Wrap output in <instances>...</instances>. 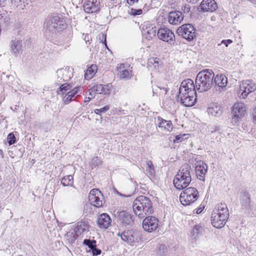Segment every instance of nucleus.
Here are the masks:
<instances>
[{
    "instance_id": "obj_1",
    "label": "nucleus",
    "mask_w": 256,
    "mask_h": 256,
    "mask_svg": "<svg viewBox=\"0 0 256 256\" xmlns=\"http://www.w3.org/2000/svg\"><path fill=\"white\" fill-rule=\"evenodd\" d=\"M132 210L135 215L142 218L154 212L150 200L144 196L137 197L133 202Z\"/></svg>"
},
{
    "instance_id": "obj_2",
    "label": "nucleus",
    "mask_w": 256,
    "mask_h": 256,
    "mask_svg": "<svg viewBox=\"0 0 256 256\" xmlns=\"http://www.w3.org/2000/svg\"><path fill=\"white\" fill-rule=\"evenodd\" d=\"M214 74L210 69L200 72L196 79V86L198 92H202L209 90L214 84Z\"/></svg>"
},
{
    "instance_id": "obj_3",
    "label": "nucleus",
    "mask_w": 256,
    "mask_h": 256,
    "mask_svg": "<svg viewBox=\"0 0 256 256\" xmlns=\"http://www.w3.org/2000/svg\"><path fill=\"white\" fill-rule=\"evenodd\" d=\"M229 212L226 204L224 203L218 204L212 213V224L216 228H222L226 224Z\"/></svg>"
},
{
    "instance_id": "obj_4",
    "label": "nucleus",
    "mask_w": 256,
    "mask_h": 256,
    "mask_svg": "<svg viewBox=\"0 0 256 256\" xmlns=\"http://www.w3.org/2000/svg\"><path fill=\"white\" fill-rule=\"evenodd\" d=\"M190 166L188 164L182 165L174 179L176 188L180 190L186 188L192 181L190 174Z\"/></svg>"
},
{
    "instance_id": "obj_5",
    "label": "nucleus",
    "mask_w": 256,
    "mask_h": 256,
    "mask_svg": "<svg viewBox=\"0 0 256 256\" xmlns=\"http://www.w3.org/2000/svg\"><path fill=\"white\" fill-rule=\"evenodd\" d=\"M46 27L49 31H62L66 28V24L62 16L54 14L48 20Z\"/></svg>"
},
{
    "instance_id": "obj_6",
    "label": "nucleus",
    "mask_w": 256,
    "mask_h": 256,
    "mask_svg": "<svg viewBox=\"0 0 256 256\" xmlns=\"http://www.w3.org/2000/svg\"><path fill=\"white\" fill-rule=\"evenodd\" d=\"M198 198V190L193 187H190L181 192L180 200L182 204L184 206L190 205L196 202Z\"/></svg>"
},
{
    "instance_id": "obj_7",
    "label": "nucleus",
    "mask_w": 256,
    "mask_h": 256,
    "mask_svg": "<svg viewBox=\"0 0 256 256\" xmlns=\"http://www.w3.org/2000/svg\"><path fill=\"white\" fill-rule=\"evenodd\" d=\"M117 236L120 237L122 240L130 245L138 243L140 240L139 232L133 230H126L122 233L118 232Z\"/></svg>"
},
{
    "instance_id": "obj_8",
    "label": "nucleus",
    "mask_w": 256,
    "mask_h": 256,
    "mask_svg": "<svg viewBox=\"0 0 256 256\" xmlns=\"http://www.w3.org/2000/svg\"><path fill=\"white\" fill-rule=\"evenodd\" d=\"M195 28L191 24H184L179 27L177 33L184 38L190 42L196 37Z\"/></svg>"
},
{
    "instance_id": "obj_9",
    "label": "nucleus",
    "mask_w": 256,
    "mask_h": 256,
    "mask_svg": "<svg viewBox=\"0 0 256 256\" xmlns=\"http://www.w3.org/2000/svg\"><path fill=\"white\" fill-rule=\"evenodd\" d=\"M256 90V84L250 80L242 81L240 85L239 96L245 98L249 94Z\"/></svg>"
},
{
    "instance_id": "obj_10",
    "label": "nucleus",
    "mask_w": 256,
    "mask_h": 256,
    "mask_svg": "<svg viewBox=\"0 0 256 256\" xmlns=\"http://www.w3.org/2000/svg\"><path fill=\"white\" fill-rule=\"evenodd\" d=\"M186 93L190 94H196L194 82L190 78L185 80L182 82L179 90L178 96L186 95Z\"/></svg>"
},
{
    "instance_id": "obj_11",
    "label": "nucleus",
    "mask_w": 256,
    "mask_h": 256,
    "mask_svg": "<svg viewBox=\"0 0 256 256\" xmlns=\"http://www.w3.org/2000/svg\"><path fill=\"white\" fill-rule=\"evenodd\" d=\"M88 229V224L86 221L78 222H77L74 231L68 232L67 233V236L69 237L73 234L72 238L70 240L71 242H74L80 235Z\"/></svg>"
},
{
    "instance_id": "obj_12",
    "label": "nucleus",
    "mask_w": 256,
    "mask_h": 256,
    "mask_svg": "<svg viewBox=\"0 0 256 256\" xmlns=\"http://www.w3.org/2000/svg\"><path fill=\"white\" fill-rule=\"evenodd\" d=\"M88 200L94 206L100 208L103 204V196L101 192L96 188L92 190L88 194Z\"/></svg>"
},
{
    "instance_id": "obj_13",
    "label": "nucleus",
    "mask_w": 256,
    "mask_h": 256,
    "mask_svg": "<svg viewBox=\"0 0 256 256\" xmlns=\"http://www.w3.org/2000/svg\"><path fill=\"white\" fill-rule=\"evenodd\" d=\"M158 38L164 42L173 45L175 42L174 34L170 30L167 28H160L157 32Z\"/></svg>"
},
{
    "instance_id": "obj_14",
    "label": "nucleus",
    "mask_w": 256,
    "mask_h": 256,
    "mask_svg": "<svg viewBox=\"0 0 256 256\" xmlns=\"http://www.w3.org/2000/svg\"><path fill=\"white\" fill-rule=\"evenodd\" d=\"M158 222L156 218L148 216L143 220L142 227L146 231L151 232L158 228Z\"/></svg>"
},
{
    "instance_id": "obj_15",
    "label": "nucleus",
    "mask_w": 256,
    "mask_h": 256,
    "mask_svg": "<svg viewBox=\"0 0 256 256\" xmlns=\"http://www.w3.org/2000/svg\"><path fill=\"white\" fill-rule=\"evenodd\" d=\"M57 84H61L62 82H67L72 77V70L70 68H62L56 71Z\"/></svg>"
},
{
    "instance_id": "obj_16",
    "label": "nucleus",
    "mask_w": 256,
    "mask_h": 256,
    "mask_svg": "<svg viewBox=\"0 0 256 256\" xmlns=\"http://www.w3.org/2000/svg\"><path fill=\"white\" fill-rule=\"evenodd\" d=\"M116 218L118 221L125 226L132 225L134 221V216L126 210L118 212Z\"/></svg>"
},
{
    "instance_id": "obj_17",
    "label": "nucleus",
    "mask_w": 256,
    "mask_h": 256,
    "mask_svg": "<svg viewBox=\"0 0 256 256\" xmlns=\"http://www.w3.org/2000/svg\"><path fill=\"white\" fill-rule=\"evenodd\" d=\"M100 0H85L84 9L87 13L96 12L100 10Z\"/></svg>"
},
{
    "instance_id": "obj_18",
    "label": "nucleus",
    "mask_w": 256,
    "mask_h": 256,
    "mask_svg": "<svg viewBox=\"0 0 256 256\" xmlns=\"http://www.w3.org/2000/svg\"><path fill=\"white\" fill-rule=\"evenodd\" d=\"M213 82L215 84L216 90L222 92L226 90L228 78L224 74H217L214 77Z\"/></svg>"
},
{
    "instance_id": "obj_19",
    "label": "nucleus",
    "mask_w": 256,
    "mask_h": 256,
    "mask_svg": "<svg viewBox=\"0 0 256 256\" xmlns=\"http://www.w3.org/2000/svg\"><path fill=\"white\" fill-rule=\"evenodd\" d=\"M156 28L152 24H144L142 26V34L144 38L150 40L155 37L156 34Z\"/></svg>"
},
{
    "instance_id": "obj_20",
    "label": "nucleus",
    "mask_w": 256,
    "mask_h": 256,
    "mask_svg": "<svg viewBox=\"0 0 256 256\" xmlns=\"http://www.w3.org/2000/svg\"><path fill=\"white\" fill-rule=\"evenodd\" d=\"M196 172L198 178L204 181V176L208 172V166L203 161H198L196 166Z\"/></svg>"
},
{
    "instance_id": "obj_21",
    "label": "nucleus",
    "mask_w": 256,
    "mask_h": 256,
    "mask_svg": "<svg viewBox=\"0 0 256 256\" xmlns=\"http://www.w3.org/2000/svg\"><path fill=\"white\" fill-rule=\"evenodd\" d=\"M22 40L18 38H13L10 42L11 52L15 56H18L22 53Z\"/></svg>"
},
{
    "instance_id": "obj_22",
    "label": "nucleus",
    "mask_w": 256,
    "mask_h": 256,
    "mask_svg": "<svg viewBox=\"0 0 256 256\" xmlns=\"http://www.w3.org/2000/svg\"><path fill=\"white\" fill-rule=\"evenodd\" d=\"M112 84H97L92 86V92H90V94L92 96V92L99 94H110L112 88Z\"/></svg>"
},
{
    "instance_id": "obj_23",
    "label": "nucleus",
    "mask_w": 256,
    "mask_h": 256,
    "mask_svg": "<svg viewBox=\"0 0 256 256\" xmlns=\"http://www.w3.org/2000/svg\"><path fill=\"white\" fill-rule=\"evenodd\" d=\"M217 8V4L214 0H203L200 6V8L203 12H213Z\"/></svg>"
},
{
    "instance_id": "obj_24",
    "label": "nucleus",
    "mask_w": 256,
    "mask_h": 256,
    "mask_svg": "<svg viewBox=\"0 0 256 256\" xmlns=\"http://www.w3.org/2000/svg\"><path fill=\"white\" fill-rule=\"evenodd\" d=\"M112 222L111 218L109 215L106 213L100 214L97 220V224L100 228L106 229L109 227Z\"/></svg>"
},
{
    "instance_id": "obj_25",
    "label": "nucleus",
    "mask_w": 256,
    "mask_h": 256,
    "mask_svg": "<svg viewBox=\"0 0 256 256\" xmlns=\"http://www.w3.org/2000/svg\"><path fill=\"white\" fill-rule=\"evenodd\" d=\"M184 19V16L182 12L180 11H174L169 13L168 20L172 24H180Z\"/></svg>"
},
{
    "instance_id": "obj_26",
    "label": "nucleus",
    "mask_w": 256,
    "mask_h": 256,
    "mask_svg": "<svg viewBox=\"0 0 256 256\" xmlns=\"http://www.w3.org/2000/svg\"><path fill=\"white\" fill-rule=\"evenodd\" d=\"M196 94H190L186 93V95L180 96L182 103L185 106H192L194 104L196 100Z\"/></svg>"
},
{
    "instance_id": "obj_27",
    "label": "nucleus",
    "mask_w": 256,
    "mask_h": 256,
    "mask_svg": "<svg viewBox=\"0 0 256 256\" xmlns=\"http://www.w3.org/2000/svg\"><path fill=\"white\" fill-rule=\"evenodd\" d=\"M162 66V61L157 58H151L148 62V68L150 70L157 72Z\"/></svg>"
},
{
    "instance_id": "obj_28",
    "label": "nucleus",
    "mask_w": 256,
    "mask_h": 256,
    "mask_svg": "<svg viewBox=\"0 0 256 256\" xmlns=\"http://www.w3.org/2000/svg\"><path fill=\"white\" fill-rule=\"evenodd\" d=\"M208 112L212 116L218 117L222 113V108L218 103H212L210 104L208 108Z\"/></svg>"
},
{
    "instance_id": "obj_29",
    "label": "nucleus",
    "mask_w": 256,
    "mask_h": 256,
    "mask_svg": "<svg viewBox=\"0 0 256 256\" xmlns=\"http://www.w3.org/2000/svg\"><path fill=\"white\" fill-rule=\"evenodd\" d=\"M250 194L246 190L242 192L241 204L246 210H252Z\"/></svg>"
},
{
    "instance_id": "obj_30",
    "label": "nucleus",
    "mask_w": 256,
    "mask_h": 256,
    "mask_svg": "<svg viewBox=\"0 0 256 256\" xmlns=\"http://www.w3.org/2000/svg\"><path fill=\"white\" fill-rule=\"evenodd\" d=\"M158 126L160 128H161L162 130L168 132L172 131L173 125L170 120H165L160 116L158 117Z\"/></svg>"
},
{
    "instance_id": "obj_31",
    "label": "nucleus",
    "mask_w": 256,
    "mask_h": 256,
    "mask_svg": "<svg viewBox=\"0 0 256 256\" xmlns=\"http://www.w3.org/2000/svg\"><path fill=\"white\" fill-rule=\"evenodd\" d=\"M117 68L118 74L121 79H128L132 77V71L126 69L124 64H118Z\"/></svg>"
},
{
    "instance_id": "obj_32",
    "label": "nucleus",
    "mask_w": 256,
    "mask_h": 256,
    "mask_svg": "<svg viewBox=\"0 0 256 256\" xmlns=\"http://www.w3.org/2000/svg\"><path fill=\"white\" fill-rule=\"evenodd\" d=\"M246 108L244 104L242 102L236 103L232 108V114L241 117L244 115Z\"/></svg>"
},
{
    "instance_id": "obj_33",
    "label": "nucleus",
    "mask_w": 256,
    "mask_h": 256,
    "mask_svg": "<svg viewBox=\"0 0 256 256\" xmlns=\"http://www.w3.org/2000/svg\"><path fill=\"white\" fill-rule=\"evenodd\" d=\"M204 233V227L200 224H196L194 227L193 230L191 232V236L196 240L200 236H202Z\"/></svg>"
},
{
    "instance_id": "obj_34",
    "label": "nucleus",
    "mask_w": 256,
    "mask_h": 256,
    "mask_svg": "<svg viewBox=\"0 0 256 256\" xmlns=\"http://www.w3.org/2000/svg\"><path fill=\"white\" fill-rule=\"evenodd\" d=\"M97 70V66L95 64H92L88 68L84 74L85 78L86 80L91 79L96 74Z\"/></svg>"
},
{
    "instance_id": "obj_35",
    "label": "nucleus",
    "mask_w": 256,
    "mask_h": 256,
    "mask_svg": "<svg viewBox=\"0 0 256 256\" xmlns=\"http://www.w3.org/2000/svg\"><path fill=\"white\" fill-rule=\"evenodd\" d=\"M74 179L72 175H68L64 176L61 180L62 184L66 186H72L73 184Z\"/></svg>"
},
{
    "instance_id": "obj_36",
    "label": "nucleus",
    "mask_w": 256,
    "mask_h": 256,
    "mask_svg": "<svg viewBox=\"0 0 256 256\" xmlns=\"http://www.w3.org/2000/svg\"><path fill=\"white\" fill-rule=\"evenodd\" d=\"M60 85V86L57 90L58 94H64L67 90H70L72 88V86L70 84H62Z\"/></svg>"
},
{
    "instance_id": "obj_37",
    "label": "nucleus",
    "mask_w": 256,
    "mask_h": 256,
    "mask_svg": "<svg viewBox=\"0 0 256 256\" xmlns=\"http://www.w3.org/2000/svg\"><path fill=\"white\" fill-rule=\"evenodd\" d=\"M146 172L150 176H152L154 174V166L150 160L146 162Z\"/></svg>"
},
{
    "instance_id": "obj_38",
    "label": "nucleus",
    "mask_w": 256,
    "mask_h": 256,
    "mask_svg": "<svg viewBox=\"0 0 256 256\" xmlns=\"http://www.w3.org/2000/svg\"><path fill=\"white\" fill-rule=\"evenodd\" d=\"M74 96L70 91L63 98L62 101L65 104H68L71 101L73 100L72 98Z\"/></svg>"
},
{
    "instance_id": "obj_39",
    "label": "nucleus",
    "mask_w": 256,
    "mask_h": 256,
    "mask_svg": "<svg viewBox=\"0 0 256 256\" xmlns=\"http://www.w3.org/2000/svg\"><path fill=\"white\" fill-rule=\"evenodd\" d=\"M232 40L230 39L222 40L221 41L220 43L217 44V47H216V48H218V47H220V48L221 49H224V46L225 47H228V44H232Z\"/></svg>"
},
{
    "instance_id": "obj_40",
    "label": "nucleus",
    "mask_w": 256,
    "mask_h": 256,
    "mask_svg": "<svg viewBox=\"0 0 256 256\" xmlns=\"http://www.w3.org/2000/svg\"><path fill=\"white\" fill-rule=\"evenodd\" d=\"M84 244L88 246V247L90 248V250L94 246H96V241L94 240H91L90 239H86L84 241Z\"/></svg>"
},
{
    "instance_id": "obj_41",
    "label": "nucleus",
    "mask_w": 256,
    "mask_h": 256,
    "mask_svg": "<svg viewBox=\"0 0 256 256\" xmlns=\"http://www.w3.org/2000/svg\"><path fill=\"white\" fill-rule=\"evenodd\" d=\"M101 160L98 156L94 157L91 162L90 165L92 167H96L101 164Z\"/></svg>"
},
{
    "instance_id": "obj_42",
    "label": "nucleus",
    "mask_w": 256,
    "mask_h": 256,
    "mask_svg": "<svg viewBox=\"0 0 256 256\" xmlns=\"http://www.w3.org/2000/svg\"><path fill=\"white\" fill-rule=\"evenodd\" d=\"M167 252V248L166 246L164 244H160L159 246L158 253L161 256H163L165 255L166 253Z\"/></svg>"
},
{
    "instance_id": "obj_43",
    "label": "nucleus",
    "mask_w": 256,
    "mask_h": 256,
    "mask_svg": "<svg viewBox=\"0 0 256 256\" xmlns=\"http://www.w3.org/2000/svg\"><path fill=\"white\" fill-rule=\"evenodd\" d=\"M7 18V12L2 8L0 10V24L4 22L5 20Z\"/></svg>"
},
{
    "instance_id": "obj_44",
    "label": "nucleus",
    "mask_w": 256,
    "mask_h": 256,
    "mask_svg": "<svg viewBox=\"0 0 256 256\" xmlns=\"http://www.w3.org/2000/svg\"><path fill=\"white\" fill-rule=\"evenodd\" d=\"M8 141L10 145H12L16 142V138L12 133H10L8 134Z\"/></svg>"
},
{
    "instance_id": "obj_45",
    "label": "nucleus",
    "mask_w": 256,
    "mask_h": 256,
    "mask_svg": "<svg viewBox=\"0 0 256 256\" xmlns=\"http://www.w3.org/2000/svg\"><path fill=\"white\" fill-rule=\"evenodd\" d=\"M186 136V134H180L177 135L176 136L175 139L174 140V143H178L180 142H182L184 140V136Z\"/></svg>"
},
{
    "instance_id": "obj_46",
    "label": "nucleus",
    "mask_w": 256,
    "mask_h": 256,
    "mask_svg": "<svg viewBox=\"0 0 256 256\" xmlns=\"http://www.w3.org/2000/svg\"><path fill=\"white\" fill-rule=\"evenodd\" d=\"M142 13V9H135L132 8L130 10V14L133 16H138L141 14Z\"/></svg>"
},
{
    "instance_id": "obj_47",
    "label": "nucleus",
    "mask_w": 256,
    "mask_h": 256,
    "mask_svg": "<svg viewBox=\"0 0 256 256\" xmlns=\"http://www.w3.org/2000/svg\"><path fill=\"white\" fill-rule=\"evenodd\" d=\"M110 108L109 106H106L102 108H99V109H96L94 112L96 114H98L100 112H105L107 110H108Z\"/></svg>"
},
{
    "instance_id": "obj_48",
    "label": "nucleus",
    "mask_w": 256,
    "mask_h": 256,
    "mask_svg": "<svg viewBox=\"0 0 256 256\" xmlns=\"http://www.w3.org/2000/svg\"><path fill=\"white\" fill-rule=\"evenodd\" d=\"M110 2H111L112 6L108 5V6L112 8L114 6H116L117 5L120 4L122 2V0H109Z\"/></svg>"
},
{
    "instance_id": "obj_49",
    "label": "nucleus",
    "mask_w": 256,
    "mask_h": 256,
    "mask_svg": "<svg viewBox=\"0 0 256 256\" xmlns=\"http://www.w3.org/2000/svg\"><path fill=\"white\" fill-rule=\"evenodd\" d=\"M90 251H92V254L94 256H98L101 253V250L98 248L96 247V246L94 247Z\"/></svg>"
},
{
    "instance_id": "obj_50",
    "label": "nucleus",
    "mask_w": 256,
    "mask_h": 256,
    "mask_svg": "<svg viewBox=\"0 0 256 256\" xmlns=\"http://www.w3.org/2000/svg\"><path fill=\"white\" fill-rule=\"evenodd\" d=\"M234 116L232 118V123L235 125L237 124V122L240 120V117L238 116V115L233 114Z\"/></svg>"
},
{
    "instance_id": "obj_51",
    "label": "nucleus",
    "mask_w": 256,
    "mask_h": 256,
    "mask_svg": "<svg viewBox=\"0 0 256 256\" xmlns=\"http://www.w3.org/2000/svg\"><path fill=\"white\" fill-rule=\"evenodd\" d=\"M158 89L160 90V95H165L168 92V89L166 88H161L160 86L158 87Z\"/></svg>"
},
{
    "instance_id": "obj_52",
    "label": "nucleus",
    "mask_w": 256,
    "mask_h": 256,
    "mask_svg": "<svg viewBox=\"0 0 256 256\" xmlns=\"http://www.w3.org/2000/svg\"><path fill=\"white\" fill-rule=\"evenodd\" d=\"M190 7L188 4H186L182 8V10H183L184 13L188 14L190 12Z\"/></svg>"
},
{
    "instance_id": "obj_53",
    "label": "nucleus",
    "mask_w": 256,
    "mask_h": 256,
    "mask_svg": "<svg viewBox=\"0 0 256 256\" xmlns=\"http://www.w3.org/2000/svg\"><path fill=\"white\" fill-rule=\"evenodd\" d=\"M81 87H76L74 88L73 90H70V92H72V94H73L74 96L78 94V92L80 91V90L81 88Z\"/></svg>"
},
{
    "instance_id": "obj_54",
    "label": "nucleus",
    "mask_w": 256,
    "mask_h": 256,
    "mask_svg": "<svg viewBox=\"0 0 256 256\" xmlns=\"http://www.w3.org/2000/svg\"><path fill=\"white\" fill-rule=\"evenodd\" d=\"M252 118L254 122L256 124V106L253 109Z\"/></svg>"
},
{
    "instance_id": "obj_55",
    "label": "nucleus",
    "mask_w": 256,
    "mask_h": 256,
    "mask_svg": "<svg viewBox=\"0 0 256 256\" xmlns=\"http://www.w3.org/2000/svg\"><path fill=\"white\" fill-rule=\"evenodd\" d=\"M12 2H14V3H16L18 5L22 4V0H11Z\"/></svg>"
},
{
    "instance_id": "obj_56",
    "label": "nucleus",
    "mask_w": 256,
    "mask_h": 256,
    "mask_svg": "<svg viewBox=\"0 0 256 256\" xmlns=\"http://www.w3.org/2000/svg\"><path fill=\"white\" fill-rule=\"evenodd\" d=\"M204 208V207H203V208H197L196 210V213L197 214H200L202 212V211Z\"/></svg>"
},
{
    "instance_id": "obj_57",
    "label": "nucleus",
    "mask_w": 256,
    "mask_h": 256,
    "mask_svg": "<svg viewBox=\"0 0 256 256\" xmlns=\"http://www.w3.org/2000/svg\"><path fill=\"white\" fill-rule=\"evenodd\" d=\"M220 126H214V129H212V130H211V132H216V131H218V130L220 128Z\"/></svg>"
},
{
    "instance_id": "obj_58",
    "label": "nucleus",
    "mask_w": 256,
    "mask_h": 256,
    "mask_svg": "<svg viewBox=\"0 0 256 256\" xmlns=\"http://www.w3.org/2000/svg\"><path fill=\"white\" fill-rule=\"evenodd\" d=\"M200 0H187V1L192 4L197 3Z\"/></svg>"
},
{
    "instance_id": "obj_59",
    "label": "nucleus",
    "mask_w": 256,
    "mask_h": 256,
    "mask_svg": "<svg viewBox=\"0 0 256 256\" xmlns=\"http://www.w3.org/2000/svg\"><path fill=\"white\" fill-rule=\"evenodd\" d=\"M90 100V98H86L85 100H84V104H86Z\"/></svg>"
},
{
    "instance_id": "obj_60",
    "label": "nucleus",
    "mask_w": 256,
    "mask_h": 256,
    "mask_svg": "<svg viewBox=\"0 0 256 256\" xmlns=\"http://www.w3.org/2000/svg\"><path fill=\"white\" fill-rule=\"evenodd\" d=\"M6 0H0V7L2 8L4 6V4Z\"/></svg>"
},
{
    "instance_id": "obj_61",
    "label": "nucleus",
    "mask_w": 256,
    "mask_h": 256,
    "mask_svg": "<svg viewBox=\"0 0 256 256\" xmlns=\"http://www.w3.org/2000/svg\"><path fill=\"white\" fill-rule=\"evenodd\" d=\"M138 0H128V4H132L134 3V2H137Z\"/></svg>"
},
{
    "instance_id": "obj_62",
    "label": "nucleus",
    "mask_w": 256,
    "mask_h": 256,
    "mask_svg": "<svg viewBox=\"0 0 256 256\" xmlns=\"http://www.w3.org/2000/svg\"><path fill=\"white\" fill-rule=\"evenodd\" d=\"M22 2L24 4V6H25L26 4L28 5V0H22Z\"/></svg>"
},
{
    "instance_id": "obj_63",
    "label": "nucleus",
    "mask_w": 256,
    "mask_h": 256,
    "mask_svg": "<svg viewBox=\"0 0 256 256\" xmlns=\"http://www.w3.org/2000/svg\"><path fill=\"white\" fill-rule=\"evenodd\" d=\"M117 192V194H118V195H120V196H124V197H128V196H130V195H129V196H126V195L122 194H120V192H119L118 191H117V192Z\"/></svg>"
},
{
    "instance_id": "obj_64",
    "label": "nucleus",
    "mask_w": 256,
    "mask_h": 256,
    "mask_svg": "<svg viewBox=\"0 0 256 256\" xmlns=\"http://www.w3.org/2000/svg\"><path fill=\"white\" fill-rule=\"evenodd\" d=\"M72 236H73V234L72 236H70L69 237H68L67 236H66V237H67V238L68 240H69L70 242H71L70 240L72 238Z\"/></svg>"
}]
</instances>
